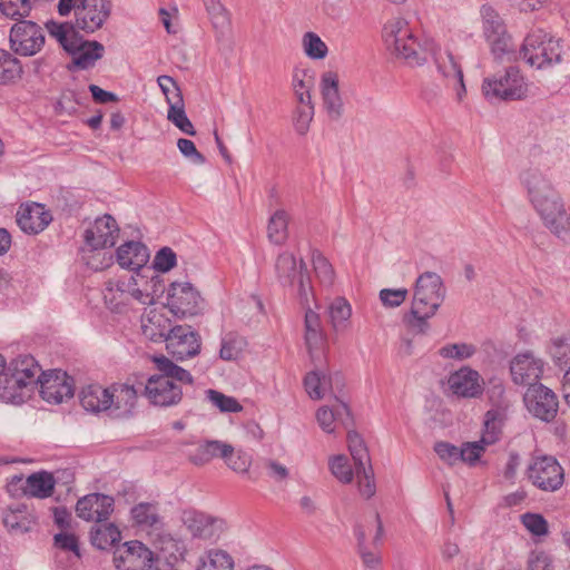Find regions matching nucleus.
Listing matches in <instances>:
<instances>
[{
    "label": "nucleus",
    "mask_w": 570,
    "mask_h": 570,
    "mask_svg": "<svg viewBox=\"0 0 570 570\" xmlns=\"http://www.w3.org/2000/svg\"><path fill=\"white\" fill-rule=\"evenodd\" d=\"M166 348L174 358L184 361L199 353L200 336L190 326H174L166 336Z\"/></svg>",
    "instance_id": "obj_13"
},
{
    "label": "nucleus",
    "mask_w": 570,
    "mask_h": 570,
    "mask_svg": "<svg viewBox=\"0 0 570 570\" xmlns=\"http://www.w3.org/2000/svg\"><path fill=\"white\" fill-rule=\"evenodd\" d=\"M483 30L488 40L505 33L504 24L498 12L489 6L481 8Z\"/></svg>",
    "instance_id": "obj_49"
},
{
    "label": "nucleus",
    "mask_w": 570,
    "mask_h": 570,
    "mask_svg": "<svg viewBox=\"0 0 570 570\" xmlns=\"http://www.w3.org/2000/svg\"><path fill=\"white\" fill-rule=\"evenodd\" d=\"M288 214L283 210H276L268 219L267 237L275 245H282L288 237Z\"/></svg>",
    "instance_id": "obj_36"
},
{
    "label": "nucleus",
    "mask_w": 570,
    "mask_h": 570,
    "mask_svg": "<svg viewBox=\"0 0 570 570\" xmlns=\"http://www.w3.org/2000/svg\"><path fill=\"white\" fill-rule=\"evenodd\" d=\"M332 474L342 483L348 484L353 481L354 472L345 455H335L328 462Z\"/></svg>",
    "instance_id": "obj_55"
},
{
    "label": "nucleus",
    "mask_w": 570,
    "mask_h": 570,
    "mask_svg": "<svg viewBox=\"0 0 570 570\" xmlns=\"http://www.w3.org/2000/svg\"><path fill=\"white\" fill-rule=\"evenodd\" d=\"M338 75L334 71H325L320 79V92L322 106L331 120H338L343 115V99L338 88Z\"/></svg>",
    "instance_id": "obj_22"
},
{
    "label": "nucleus",
    "mask_w": 570,
    "mask_h": 570,
    "mask_svg": "<svg viewBox=\"0 0 570 570\" xmlns=\"http://www.w3.org/2000/svg\"><path fill=\"white\" fill-rule=\"evenodd\" d=\"M494 59L499 62H513L518 59L512 38L505 32L488 40Z\"/></svg>",
    "instance_id": "obj_40"
},
{
    "label": "nucleus",
    "mask_w": 570,
    "mask_h": 570,
    "mask_svg": "<svg viewBox=\"0 0 570 570\" xmlns=\"http://www.w3.org/2000/svg\"><path fill=\"white\" fill-rule=\"evenodd\" d=\"M46 37L42 28L36 22L21 20L16 22L9 35L10 49L19 56L31 57L45 46Z\"/></svg>",
    "instance_id": "obj_7"
},
{
    "label": "nucleus",
    "mask_w": 570,
    "mask_h": 570,
    "mask_svg": "<svg viewBox=\"0 0 570 570\" xmlns=\"http://www.w3.org/2000/svg\"><path fill=\"white\" fill-rule=\"evenodd\" d=\"M21 73L20 61L7 50L0 49V86L14 82L21 77Z\"/></svg>",
    "instance_id": "obj_41"
},
{
    "label": "nucleus",
    "mask_w": 570,
    "mask_h": 570,
    "mask_svg": "<svg viewBox=\"0 0 570 570\" xmlns=\"http://www.w3.org/2000/svg\"><path fill=\"white\" fill-rule=\"evenodd\" d=\"M522 524L533 535H546L548 533V522L539 513H524L521 517Z\"/></svg>",
    "instance_id": "obj_62"
},
{
    "label": "nucleus",
    "mask_w": 570,
    "mask_h": 570,
    "mask_svg": "<svg viewBox=\"0 0 570 570\" xmlns=\"http://www.w3.org/2000/svg\"><path fill=\"white\" fill-rule=\"evenodd\" d=\"M347 446L354 461L355 469H364L365 465L371 464L367 448L357 432L352 430L347 432Z\"/></svg>",
    "instance_id": "obj_43"
},
{
    "label": "nucleus",
    "mask_w": 570,
    "mask_h": 570,
    "mask_svg": "<svg viewBox=\"0 0 570 570\" xmlns=\"http://www.w3.org/2000/svg\"><path fill=\"white\" fill-rule=\"evenodd\" d=\"M549 353L558 366L570 371V336L553 338Z\"/></svg>",
    "instance_id": "obj_50"
},
{
    "label": "nucleus",
    "mask_w": 570,
    "mask_h": 570,
    "mask_svg": "<svg viewBox=\"0 0 570 570\" xmlns=\"http://www.w3.org/2000/svg\"><path fill=\"white\" fill-rule=\"evenodd\" d=\"M520 56L531 67L538 69L558 63L561 60L560 45L541 29L530 32L521 47Z\"/></svg>",
    "instance_id": "obj_5"
},
{
    "label": "nucleus",
    "mask_w": 570,
    "mask_h": 570,
    "mask_svg": "<svg viewBox=\"0 0 570 570\" xmlns=\"http://www.w3.org/2000/svg\"><path fill=\"white\" fill-rule=\"evenodd\" d=\"M119 235V227L111 215L105 214L96 218L85 230L83 238L91 249L112 247Z\"/></svg>",
    "instance_id": "obj_19"
},
{
    "label": "nucleus",
    "mask_w": 570,
    "mask_h": 570,
    "mask_svg": "<svg viewBox=\"0 0 570 570\" xmlns=\"http://www.w3.org/2000/svg\"><path fill=\"white\" fill-rule=\"evenodd\" d=\"M80 403L86 411L98 413L108 411L112 399L109 396V387L91 384L80 392Z\"/></svg>",
    "instance_id": "obj_31"
},
{
    "label": "nucleus",
    "mask_w": 570,
    "mask_h": 570,
    "mask_svg": "<svg viewBox=\"0 0 570 570\" xmlns=\"http://www.w3.org/2000/svg\"><path fill=\"white\" fill-rule=\"evenodd\" d=\"M292 87L296 105H314L311 94L314 87V77L307 70H296L294 72Z\"/></svg>",
    "instance_id": "obj_35"
},
{
    "label": "nucleus",
    "mask_w": 570,
    "mask_h": 570,
    "mask_svg": "<svg viewBox=\"0 0 570 570\" xmlns=\"http://www.w3.org/2000/svg\"><path fill=\"white\" fill-rule=\"evenodd\" d=\"M31 9V0H0L1 13L11 19L28 17Z\"/></svg>",
    "instance_id": "obj_54"
},
{
    "label": "nucleus",
    "mask_w": 570,
    "mask_h": 570,
    "mask_svg": "<svg viewBox=\"0 0 570 570\" xmlns=\"http://www.w3.org/2000/svg\"><path fill=\"white\" fill-rule=\"evenodd\" d=\"M509 406V401L502 400L495 406H492L487 411L483 422V433L481 436V442L483 444L491 445L500 439L502 426L507 420Z\"/></svg>",
    "instance_id": "obj_26"
},
{
    "label": "nucleus",
    "mask_w": 570,
    "mask_h": 570,
    "mask_svg": "<svg viewBox=\"0 0 570 570\" xmlns=\"http://www.w3.org/2000/svg\"><path fill=\"white\" fill-rule=\"evenodd\" d=\"M302 48L306 57L312 60H322L328 53L327 45L313 31H307L303 35Z\"/></svg>",
    "instance_id": "obj_46"
},
{
    "label": "nucleus",
    "mask_w": 570,
    "mask_h": 570,
    "mask_svg": "<svg viewBox=\"0 0 570 570\" xmlns=\"http://www.w3.org/2000/svg\"><path fill=\"white\" fill-rule=\"evenodd\" d=\"M529 91V83L515 66L487 77L482 82V92L489 100H521L528 97Z\"/></svg>",
    "instance_id": "obj_4"
},
{
    "label": "nucleus",
    "mask_w": 570,
    "mask_h": 570,
    "mask_svg": "<svg viewBox=\"0 0 570 570\" xmlns=\"http://www.w3.org/2000/svg\"><path fill=\"white\" fill-rule=\"evenodd\" d=\"M475 345L470 343L446 344L439 350V355L443 358H452L464 361L472 357L476 353Z\"/></svg>",
    "instance_id": "obj_52"
},
{
    "label": "nucleus",
    "mask_w": 570,
    "mask_h": 570,
    "mask_svg": "<svg viewBox=\"0 0 570 570\" xmlns=\"http://www.w3.org/2000/svg\"><path fill=\"white\" fill-rule=\"evenodd\" d=\"M233 558L223 550H209L200 558L197 570H233Z\"/></svg>",
    "instance_id": "obj_42"
},
{
    "label": "nucleus",
    "mask_w": 570,
    "mask_h": 570,
    "mask_svg": "<svg viewBox=\"0 0 570 570\" xmlns=\"http://www.w3.org/2000/svg\"><path fill=\"white\" fill-rule=\"evenodd\" d=\"M53 487L55 481L51 474L33 473L26 481L24 493L35 498H48L51 495Z\"/></svg>",
    "instance_id": "obj_37"
},
{
    "label": "nucleus",
    "mask_w": 570,
    "mask_h": 570,
    "mask_svg": "<svg viewBox=\"0 0 570 570\" xmlns=\"http://www.w3.org/2000/svg\"><path fill=\"white\" fill-rule=\"evenodd\" d=\"M155 364L157 365V368L159 372L167 376L168 380H171V382H175L177 384H194V377L191 374L176 365L173 361L167 358L166 356H159L154 358Z\"/></svg>",
    "instance_id": "obj_39"
},
{
    "label": "nucleus",
    "mask_w": 570,
    "mask_h": 570,
    "mask_svg": "<svg viewBox=\"0 0 570 570\" xmlns=\"http://www.w3.org/2000/svg\"><path fill=\"white\" fill-rule=\"evenodd\" d=\"M529 481L546 492L559 490L564 482V471L557 459L551 455H535L527 468Z\"/></svg>",
    "instance_id": "obj_6"
},
{
    "label": "nucleus",
    "mask_w": 570,
    "mask_h": 570,
    "mask_svg": "<svg viewBox=\"0 0 570 570\" xmlns=\"http://www.w3.org/2000/svg\"><path fill=\"white\" fill-rule=\"evenodd\" d=\"M52 220L49 210L42 204H23L17 212V224L27 234L41 233Z\"/></svg>",
    "instance_id": "obj_23"
},
{
    "label": "nucleus",
    "mask_w": 570,
    "mask_h": 570,
    "mask_svg": "<svg viewBox=\"0 0 570 570\" xmlns=\"http://www.w3.org/2000/svg\"><path fill=\"white\" fill-rule=\"evenodd\" d=\"M206 396L208 401L224 413H236L243 410L242 404L233 396L225 395L216 390H207Z\"/></svg>",
    "instance_id": "obj_53"
},
{
    "label": "nucleus",
    "mask_w": 570,
    "mask_h": 570,
    "mask_svg": "<svg viewBox=\"0 0 570 570\" xmlns=\"http://www.w3.org/2000/svg\"><path fill=\"white\" fill-rule=\"evenodd\" d=\"M175 105L170 106L167 112V118L179 130L189 136H195L196 130L185 112L183 99H176Z\"/></svg>",
    "instance_id": "obj_48"
},
{
    "label": "nucleus",
    "mask_w": 570,
    "mask_h": 570,
    "mask_svg": "<svg viewBox=\"0 0 570 570\" xmlns=\"http://www.w3.org/2000/svg\"><path fill=\"white\" fill-rule=\"evenodd\" d=\"M149 259L148 248L140 242H126L117 249V262L122 268L138 271Z\"/></svg>",
    "instance_id": "obj_29"
},
{
    "label": "nucleus",
    "mask_w": 570,
    "mask_h": 570,
    "mask_svg": "<svg viewBox=\"0 0 570 570\" xmlns=\"http://www.w3.org/2000/svg\"><path fill=\"white\" fill-rule=\"evenodd\" d=\"M169 326V320L156 309H150L141 316L142 334L154 342L160 340L166 342Z\"/></svg>",
    "instance_id": "obj_32"
},
{
    "label": "nucleus",
    "mask_w": 570,
    "mask_h": 570,
    "mask_svg": "<svg viewBox=\"0 0 570 570\" xmlns=\"http://www.w3.org/2000/svg\"><path fill=\"white\" fill-rule=\"evenodd\" d=\"M206 9L212 17L215 28H224L229 23V16L227 10L223 7L219 0H205Z\"/></svg>",
    "instance_id": "obj_63"
},
{
    "label": "nucleus",
    "mask_w": 570,
    "mask_h": 570,
    "mask_svg": "<svg viewBox=\"0 0 570 570\" xmlns=\"http://www.w3.org/2000/svg\"><path fill=\"white\" fill-rule=\"evenodd\" d=\"M112 403L108 411L114 417H129L134 414L137 402V391L128 384H114L109 387Z\"/></svg>",
    "instance_id": "obj_25"
},
{
    "label": "nucleus",
    "mask_w": 570,
    "mask_h": 570,
    "mask_svg": "<svg viewBox=\"0 0 570 570\" xmlns=\"http://www.w3.org/2000/svg\"><path fill=\"white\" fill-rule=\"evenodd\" d=\"M529 570H553L552 558L544 551H531L528 557Z\"/></svg>",
    "instance_id": "obj_64"
},
{
    "label": "nucleus",
    "mask_w": 570,
    "mask_h": 570,
    "mask_svg": "<svg viewBox=\"0 0 570 570\" xmlns=\"http://www.w3.org/2000/svg\"><path fill=\"white\" fill-rule=\"evenodd\" d=\"M382 38L387 51L409 66L417 67L426 61L425 51L430 43L421 45L406 19H390L383 27Z\"/></svg>",
    "instance_id": "obj_2"
},
{
    "label": "nucleus",
    "mask_w": 570,
    "mask_h": 570,
    "mask_svg": "<svg viewBox=\"0 0 570 570\" xmlns=\"http://www.w3.org/2000/svg\"><path fill=\"white\" fill-rule=\"evenodd\" d=\"M312 262L320 281L331 285L334 281V269L328 259L322 253L315 250L312 255Z\"/></svg>",
    "instance_id": "obj_59"
},
{
    "label": "nucleus",
    "mask_w": 570,
    "mask_h": 570,
    "mask_svg": "<svg viewBox=\"0 0 570 570\" xmlns=\"http://www.w3.org/2000/svg\"><path fill=\"white\" fill-rule=\"evenodd\" d=\"M527 188L530 202L541 220L548 219L566 209L559 194L551 187L548 180H528Z\"/></svg>",
    "instance_id": "obj_10"
},
{
    "label": "nucleus",
    "mask_w": 570,
    "mask_h": 570,
    "mask_svg": "<svg viewBox=\"0 0 570 570\" xmlns=\"http://www.w3.org/2000/svg\"><path fill=\"white\" fill-rule=\"evenodd\" d=\"M314 105H296L295 109L293 111V126L295 131L301 135L305 136L308 130L311 122L314 118Z\"/></svg>",
    "instance_id": "obj_51"
},
{
    "label": "nucleus",
    "mask_w": 570,
    "mask_h": 570,
    "mask_svg": "<svg viewBox=\"0 0 570 570\" xmlns=\"http://www.w3.org/2000/svg\"><path fill=\"white\" fill-rule=\"evenodd\" d=\"M39 385V393L48 403L59 404L73 395V381L61 370L41 373Z\"/></svg>",
    "instance_id": "obj_17"
},
{
    "label": "nucleus",
    "mask_w": 570,
    "mask_h": 570,
    "mask_svg": "<svg viewBox=\"0 0 570 570\" xmlns=\"http://www.w3.org/2000/svg\"><path fill=\"white\" fill-rule=\"evenodd\" d=\"M544 227L564 244L570 243V214L567 210L542 220Z\"/></svg>",
    "instance_id": "obj_44"
},
{
    "label": "nucleus",
    "mask_w": 570,
    "mask_h": 570,
    "mask_svg": "<svg viewBox=\"0 0 570 570\" xmlns=\"http://www.w3.org/2000/svg\"><path fill=\"white\" fill-rule=\"evenodd\" d=\"M144 395L155 406L169 407L181 401L183 390L179 384L171 382L166 375L159 373L147 380Z\"/></svg>",
    "instance_id": "obj_12"
},
{
    "label": "nucleus",
    "mask_w": 570,
    "mask_h": 570,
    "mask_svg": "<svg viewBox=\"0 0 570 570\" xmlns=\"http://www.w3.org/2000/svg\"><path fill=\"white\" fill-rule=\"evenodd\" d=\"M130 284L131 282H128V278L124 281H108L106 283L104 299L111 312L124 314L130 309Z\"/></svg>",
    "instance_id": "obj_27"
},
{
    "label": "nucleus",
    "mask_w": 570,
    "mask_h": 570,
    "mask_svg": "<svg viewBox=\"0 0 570 570\" xmlns=\"http://www.w3.org/2000/svg\"><path fill=\"white\" fill-rule=\"evenodd\" d=\"M3 523L11 532L24 533L31 529L35 518L24 504H17L4 512Z\"/></svg>",
    "instance_id": "obj_33"
},
{
    "label": "nucleus",
    "mask_w": 570,
    "mask_h": 570,
    "mask_svg": "<svg viewBox=\"0 0 570 570\" xmlns=\"http://www.w3.org/2000/svg\"><path fill=\"white\" fill-rule=\"evenodd\" d=\"M114 563L118 570H149L154 553L140 541L134 540L115 550Z\"/></svg>",
    "instance_id": "obj_14"
},
{
    "label": "nucleus",
    "mask_w": 570,
    "mask_h": 570,
    "mask_svg": "<svg viewBox=\"0 0 570 570\" xmlns=\"http://www.w3.org/2000/svg\"><path fill=\"white\" fill-rule=\"evenodd\" d=\"M121 539L119 529L114 523H97L91 528L90 542L99 550H107Z\"/></svg>",
    "instance_id": "obj_34"
},
{
    "label": "nucleus",
    "mask_w": 570,
    "mask_h": 570,
    "mask_svg": "<svg viewBox=\"0 0 570 570\" xmlns=\"http://www.w3.org/2000/svg\"><path fill=\"white\" fill-rule=\"evenodd\" d=\"M487 446L488 445L483 444L481 440L463 443L460 448V461L468 463L469 465H474Z\"/></svg>",
    "instance_id": "obj_61"
},
{
    "label": "nucleus",
    "mask_w": 570,
    "mask_h": 570,
    "mask_svg": "<svg viewBox=\"0 0 570 570\" xmlns=\"http://www.w3.org/2000/svg\"><path fill=\"white\" fill-rule=\"evenodd\" d=\"M323 343V332L321 320L317 313L308 308L305 312V344L312 354L317 351Z\"/></svg>",
    "instance_id": "obj_38"
},
{
    "label": "nucleus",
    "mask_w": 570,
    "mask_h": 570,
    "mask_svg": "<svg viewBox=\"0 0 570 570\" xmlns=\"http://www.w3.org/2000/svg\"><path fill=\"white\" fill-rule=\"evenodd\" d=\"M524 402L529 412L544 421H552L559 409L556 393L542 384L529 386L524 394Z\"/></svg>",
    "instance_id": "obj_15"
},
{
    "label": "nucleus",
    "mask_w": 570,
    "mask_h": 570,
    "mask_svg": "<svg viewBox=\"0 0 570 570\" xmlns=\"http://www.w3.org/2000/svg\"><path fill=\"white\" fill-rule=\"evenodd\" d=\"M109 0H79L76 6V28L94 32L102 27L110 16Z\"/></svg>",
    "instance_id": "obj_16"
},
{
    "label": "nucleus",
    "mask_w": 570,
    "mask_h": 570,
    "mask_svg": "<svg viewBox=\"0 0 570 570\" xmlns=\"http://www.w3.org/2000/svg\"><path fill=\"white\" fill-rule=\"evenodd\" d=\"M446 289L441 276L434 272H424L415 282L410 313L405 323L417 333L425 334L429 318L433 317L445 298Z\"/></svg>",
    "instance_id": "obj_1"
},
{
    "label": "nucleus",
    "mask_w": 570,
    "mask_h": 570,
    "mask_svg": "<svg viewBox=\"0 0 570 570\" xmlns=\"http://www.w3.org/2000/svg\"><path fill=\"white\" fill-rule=\"evenodd\" d=\"M72 55V62L80 69H87L102 57L104 46L98 41H87L82 38H75L67 50Z\"/></svg>",
    "instance_id": "obj_28"
},
{
    "label": "nucleus",
    "mask_w": 570,
    "mask_h": 570,
    "mask_svg": "<svg viewBox=\"0 0 570 570\" xmlns=\"http://www.w3.org/2000/svg\"><path fill=\"white\" fill-rule=\"evenodd\" d=\"M114 498L102 493H90L76 504L77 515L86 521L100 523L108 520L114 511Z\"/></svg>",
    "instance_id": "obj_20"
},
{
    "label": "nucleus",
    "mask_w": 570,
    "mask_h": 570,
    "mask_svg": "<svg viewBox=\"0 0 570 570\" xmlns=\"http://www.w3.org/2000/svg\"><path fill=\"white\" fill-rule=\"evenodd\" d=\"M246 340L235 333H228L222 338L219 357L223 361H236L242 356Z\"/></svg>",
    "instance_id": "obj_45"
},
{
    "label": "nucleus",
    "mask_w": 570,
    "mask_h": 570,
    "mask_svg": "<svg viewBox=\"0 0 570 570\" xmlns=\"http://www.w3.org/2000/svg\"><path fill=\"white\" fill-rule=\"evenodd\" d=\"M167 307L177 317L195 316L204 309V299L190 283L174 282L167 291Z\"/></svg>",
    "instance_id": "obj_8"
},
{
    "label": "nucleus",
    "mask_w": 570,
    "mask_h": 570,
    "mask_svg": "<svg viewBox=\"0 0 570 570\" xmlns=\"http://www.w3.org/2000/svg\"><path fill=\"white\" fill-rule=\"evenodd\" d=\"M316 421L325 433H334L337 425L348 429L353 424V417L348 405L336 401L333 406H322L316 412Z\"/></svg>",
    "instance_id": "obj_24"
},
{
    "label": "nucleus",
    "mask_w": 570,
    "mask_h": 570,
    "mask_svg": "<svg viewBox=\"0 0 570 570\" xmlns=\"http://www.w3.org/2000/svg\"><path fill=\"white\" fill-rule=\"evenodd\" d=\"M130 513L135 523L142 528H151L159 521L157 507L153 503H138Z\"/></svg>",
    "instance_id": "obj_47"
},
{
    "label": "nucleus",
    "mask_w": 570,
    "mask_h": 570,
    "mask_svg": "<svg viewBox=\"0 0 570 570\" xmlns=\"http://www.w3.org/2000/svg\"><path fill=\"white\" fill-rule=\"evenodd\" d=\"M510 373L515 384L532 386L543 373V362L531 352L520 353L512 358Z\"/></svg>",
    "instance_id": "obj_21"
},
{
    "label": "nucleus",
    "mask_w": 570,
    "mask_h": 570,
    "mask_svg": "<svg viewBox=\"0 0 570 570\" xmlns=\"http://www.w3.org/2000/svg\"><path fill=\"white\" fill-rule=\"evenodd\" d=\"M234 451V446L219 440H207L200 442L195 451L189 454V461L195 465H205L213 459L226 458Z\"/></svg>",
    "instance_id": "obj_30"
},
{
    "label": "nucleus",
    "mask_w": 570,
    "mask_h": 570,
    "mask_svg": "<svg viewBox=\"0 0 570 570\" xmlns=\"http://www.w3.org/2000/svg\"><path fill=\"white\" fill-rule=\"evenodd\" d=\"M328 313L333 325L336 327L350 320L352 308L345 298L337 297L331 303Z\"/></svg>",
    "instance_id": "obj_60"
},
{
    "label": "nucleus",
    "mask_w": 570,
    "mask_h": 570,
    "mask_svg": "<svg viewBox=\"0 0 570 570\" xmlns=\"http://www.w3.org/2000/svg\"><path fill=\"white\" fill-rule=\"evenodd\" d=\"M429 51L433 55L438 71L445 79L446 85L455 91L456 100L462 101L465 96L463 71L452 52L430 43Z\"/></svg>",
    "instance_id": "obj_11"
},
{
    "label": "nucleus",
    "mask_w": 570,
    "mask_h": 570,
    "mask_svg": "<svg viewBox=\"0 0 570 570\" xmlns=\"http://www.w3.org/2000/svg\"><path fill=\"white\" fill-rule=\"evenodd\" d=\"M327 383V377L315 371L308 373L304 380L305 390L313 400H321L324 396Z\"/></svg>",
    "instance_id": "obj_57"
},
{
    "label": "nucleus",
    "mask_w": 570,
    "mask_h": 570,
    "mask_svg": "<svg viewBox=\"0 0 570 570\" xmlns=\"http://www.w3.org/2000/svg\"><path fill=\"white\" fill-rule=\"evenodd\" d=\"M41 368L33 356L22 355L11 361L0 377V399L10 403L23 402V390L38 385Z\"/></svg>",
    "instance_id": "obj_3"
},
{
    "label": "nucleus",
    "mask_w": 570,
    "mask_h": 570,
    "mask_svg": "<svg viewBox=\"0 0 570 570\" xmlns=\"http://www.w3.org/2000/svg\"><path fill=\"white\" fill-rule=\"evenodd\" d=\"M222 523V520L214 519L205 514H197L193 519V524L189 527L193 529L195 535L204 539H210L214 535V528L216 524L220 527Z\"/></svg>",
    "instance_id": "obj_56"
},
{
    "label": "nucleus",
    "mask_w": 570,
    "mask_h": 570,
    "mask_svg": "<svg viewBox=\"0 0 570 570\" xmlns=\"http://www.w3.org/2000/svg\"><path fill=\"white\" fill-rule=\"evenodd\" d=\"M448 386L458 397L478 399L483 394L484 381L478 371L462 366L449 375Z\"/></svg>",
    "instance_id": "obj_18"
},
{
    "label": "nucleus",
    "mask_w": 570,
    "mask_h": 570,
    "mask_svg": "<svg viewBox=\"0 0 570 570\" xmlns=\"http://www.w3.org/2000/svg\"><path fill=\"white\" fill-rule=\"evenodd\" d=\"M355 473L361 495L366 499L372 498L376 491L372 465L368 464L365 465L364 469H355Z\"/></svg>",
    "instance_id": "obj_58"
},
{
    "label": "nucleus",
    "mask_w": 570,
    "mask_h": 570,
    "mask_svg": "<svg viewBox=\"0 0 570 570\" xmlns=\"http://www.w3.org/2000/svg\"><path fill=\"white\" fill-rule=\"evenodd\" d=\"M275 271L283 286H294L297 284L299 297L307 299L311 283L303 259H299L297 263L296 257L292 253L284 252L276 259Z\"/></svg>",
    "instance_id": "obj_9"
}]
</instances>
